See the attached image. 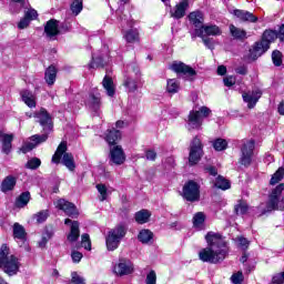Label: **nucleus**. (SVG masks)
I'll return each mask as SVG.
<instances>
[{
	"mask_svg": "<svg viewBox=\"0 0 284 284\" xmlns=\"http://www.w3.org/2000/svg\"><path fill=\"white\" fill-rule=\"evenodd\" d=\"M125 234H128V225L125 224H120L109 232L105 240L109 252H114V250L119 248L121 241L125 239Z\"/></svg>",
	"mask_w": 284,
	"mask_h": 284,
	"instance_id": "nucleus-4",
	"label": "nucleus"
},
{
	"mask_svg": "<svg viewBox=\"0 0 284 284\" xmlns=\"http://www.w3.org/2000/svg\"><path fill=\"white\" fill-rule=\"evenodd\" d=\"M242 155L240 158V163L242 165H250L252 163V156H254V141H245L241 149Z\"/></svg>",
	"mask_w": 284,
	"mask_h": 284,
	"instance_id": "nucleus-10",
	"label": "nucleus"
},
{
	"mask_svg": "<svg viewBox=\"0 0 284 284\" xmlns=\"http://www.w3.org/2000/svg\"><path fill=\"white\" fill-rule=\"evenodd\" d=\"M197 112L200 113V115L202 116V120H203L206 116H210V113L212 111H210V109L207 106H202V108H200V110Z\"/></svg>",
	"mask_w": 284,
	"mask_h": 284,
	"instance_id": "nucleus-63",
	"label": "nucleus"
},
{
	"mask_svg": "<svg viewBox=\"0 0 284 284\" xmlns=\"http://www.w3.org/2000/svg\"><path fill=\"white\" fill-rule=\"evenodd\" d=\"M203 223H205V213L197 212L193 216V226L195 227V230H203Z\"/></svg>",
	"mask_w": 284,
	"mask_h": 284,
	"instance_id": "nucleus-39",
	"label": "nucleus"
},
{
	"mask_svg": "<svg viewBox=\"0 0 284 284\" xmlns=\"http://www.w3.org/2000/svg\"><path fill=\"white\" fill-rule=\"evenodd\" d=\"M186 125L189 130H201L203 119L199 111H191L187 116Z\"/></svg>",
	"mask_w": 284,
	"mask_h": 284,
	"instance_id": "nucleus-16",
	"label": "nucleus"
},
{
	"mask_svg": "<svg viewBox=\"0 0 284 284\" xmlns=\"http://www.w3.org/2000/svg\"><path fill=\"white\" fill-rule=\"evenodd\" d=\"M213 148L216 150V152H223V150H227V140L224 139H216L213 142Z\"/></svg>",
	"mask_w": 284,
	"mask_h": 284,
	"instance_id": "nucleus-44",
	"label": "nucleus"
},
{
	"mask_svg": "<svg viewBox=\"0 0 284 284\" xmlns=\"http://www.w3.org/2000/svg\"><path fill=\"white\" fill-rule=\"evenodd\" d=\"M48 216H50L48 211H40L39 213H37L34 215V219H36L37 223H45V221L48 220Z\"/></svg>",
	"mask_w": 284,
	"mask_h": 284,
	"instance_id": "nucleus-53",
	"label": "nucleus"
},
{
	"mask_svg": "<svg viewBox=\"0 0 284 284\" xmlns=\"http://www.w3.org/2000/svg\"><path fill=\"white\" fill-rule=\"evenodd\" d=\"M150 216H152V213L148 210H141L135 213V221L140 225H143L145 223L150 222Z\"/></svg>",
	"mask_w": 284,
	"mask_h": 284,
	"instance_id": "nucleus-33",
	"label": "nucleus"
},
{
	"mask_svg": "<svg viewBox=\"0 0 284 284\" xmlns=\"http://www.w3.org/2000/svg\"><path fill=\"white\" fill-rule=\"evenodd\" d=\"M284 176V168H280L272 176L270 184L276 185V183H280V181H283Z\"/></svg>",
	"mask_w": 284,
	"mask_h": 284,
	"instance_id": "nucleus-45",
	"label": "nucleus"
},
{
	"mask_svg": "<svg viewBox=\"0 0 284 284\" xmlns=\"http://www.w3.org/2000/svg\"><path fill=\"white\" fill-rule=\"evenodd\" d=\"M187 8H190V2L187 0H182L173 8V10L171 11V17H173V19H183V17H185Z\"/></svg>",
	"mask_w": 284,
	"mask_h": 284,
	"instance_id": "nucleus-19",
	"label": "nucleus"
},
{
	"mask_svg": "<svg viewBox=\"0 0 284 284\" xmlns=\"http://www.w3.org/2000/svg\"><path fill=\"white\" fill-rule=\"evenodd\" d=\"M112 272L115 276H130V274H134V263L125 258L119 260L113 265Z\"/></svg>",
	"mask_w": 284,
	"mask_h": 284,
	"instance_id": "nucleus-7",
	"label": "nucleus"
},
{
	"mask_svg": "<svg viewBox=\"0 0 284 284\" xmlns=\"http://www.w3.org/2000/svg\"><path fill=\"white\" fill-rule=\"evenodd\" d=\"M275 39H278V33L274 30H266L262 36V41L267 43L268 47Z\"/></svg>",
	"mask_w": 284,
	"mask_h": 284,
	"instance_id": "nucleus-38",
	"label": "nucleus"
},
{
	"mask_svg": "<svg viewBox=\"0 0 284 284\" xmlns=\"http://www.w3.org/2000/svg\"><path fill=\"white\" fill-rule=\"evenodd\" d=\"M277 39H280V41L284 40V24L280 27V30L277 32Z\"/></svg>",
	"mask_w": 284,
	"mask_h": 284,
	"instance_id": "nucleus-64",
	"label": "nucleus"
},
{
	"mask_svg": "<svg viewBox=\"0 0 284 284\" xmlns=\"http://www.w3.org/2000/svg\"><path fill=\"white\" fill-rule=\"evenodd\" d=\"M110 156L112 163H114L115 165H123V163H125V152H123V148L119 145L113 146L110 150Z\"/></svg>",
	"mask_w": 284,
	"mask_h": 284,
	"instance_id": "nucleus-17",
	"label": "nucleus"
},
{
	"mask_svg": "<svg viewBox=\"0 0 284 284\" xmlns=\"http://www.w3.org/2000/svg\"><path fill=\"white\" fill-rule=\"evenodd\" d=\"M103 59L102 58H97V59H92L91 63L89 64V68H103Z\"/></svg>",
	"mask_w": 284,
	"mask_h": 284,
	"instance_id": "nucleus-55",
	"label": "nucleus"
},
{
	"mask_svg": "<svg viewBox=\"0 0 284 284\" xmlns=\"http://www.w3.org/2000/svg\"><path fill=\"white\" fill-rule=\"evenodd\" d=\"M124 39L126 43H139V30L138 29H130L124 32Z\"/></svg>",
	"mask_w": 284,
	"mask_h": 284,
	"instance_id": "nucleus-35",
	"label": "nucleus"
},
{
	"mask_svg": "<svg viewBox=\"0 0 284 284\" xmlns=\"http://www.w3.org/2000/svg\"><path fill=\"white\" fill-rule=\"evenodd\" d=\"M68 152V143L61 142L52 156V163H62L70 172H74L77 164H74V155Z\"/></svg>",
	"mask_w": 284,
	"mask_h": 284,
	"instance_id": "nucleus-3",
	"label": "nucleus"
},
{
	"mask_svg": "<svg viewBox=\"0 0 284 284\" xmlns=\"http://www.w3.org/2000/svg\"><path fill=\"white\" fill-rule=\"evenodd\" d=\"M123 85L128 92H136V90H139V81L134 80L132 77H125Z\"/></svg>",
	"mask_w": 284,
	"mask_h": 284,
	"instance_id": "nucleus-34",
	"label": "nucleus"
},
{
	"mask_svg": "<svg viewBox=\"0 0 284 284\" xmlns=\"http://www.w3.org/2000/svg\"><path fill=\"white\" fill-rule=\"evenodd\" d=\"M204 45L206 48H209V50H214V39L212 38H205V37H201Z\"/></svg>",
	"mask_w": 284,
	"mask_h": 284,
	"instance_id": "nucleus-58",
	"label": "nucleus"
},
{
	"mask_svg": "<svg viewBox=\"0 0 284 284\" xmlns=\"http://www.w3.org/2000/svg\"><path fill=\"white\" fill-rule=\"evenodd\" d=\"M189 21L195 28H201V30H202L203 29V22L205 21V18L203 16V12L193 11L189 14Z\"/></svg>",
	"mask_w": 284,
	"mask_h": 284,
	"instance_id": "nucleus-26",
	"label": "nucleus"
},
{
	"mask_svg": "<svg viewBox=\"0 0 284 284\" xmlns=\"http://www.w3.org/2000/svg\"><path fill=\"white\" fill-rule=\"evenodd\" d=\"M284 184L277 185L271 193L267 211L272 212V210H284V197L281 199V194H283Z\"/></svg>",
	"mask_w": 284,
	"mask_h": 284,
	"instance_id": "nucleus-5",
	"label": "nucleus"
},
{
	"mask_svg": "<svg viewBox=\"0 0 284 284\" xmlns=\"http://www.w3.org/2000/svg\"><path fill=\"white\" fill-rule=\"evenodd\" d=\"M207 247L199 252V258L203 263H221L227 256V242L223 235L215 232H209L205 235Z\"/></svg>",
	"mask_w": 284,
	"mask_h": 284,
	"instance_id": "nucleus-1",
	"label": "nucleus"
},
{
	"mask_svg": "<svg viewBox=\"0 0 284 284\" xmlns=\"http://www.w3.org/2000/svg\"><path fill=\"white\" fill-rule=\"evenodd\" d=\"M26 168L28 170H37V169L41 168V159L32 158V159L28 160Z\"/></svg>",
	"mask_w": 284,
	"mask_h": 284,
	"instance_id": "nucleus-46",
	"label": "nucleus"
},
{
	"mask_svg": "<svg viewBox=\"0 0 284 284\" xmlns=\"http://www.w3.org/2000/svg\"><path fill=\"white\" fill-rule=\"evenodd\" d=\"M179 88H180V84H179V81L176 79L168 80V82H166V91L170 94H176V92H179Z\"/></svg>",
	"mask_w": 284,
	"mask_h": 284,
	"instance_id": "nucleus-41",
	"label": "nucleus"
},
{
	"mask_svg": "<svg viewBox=\"0 0 284 284\" xmlns=\"http://www.w3.org/2000/svg\"><path fill=\"white\" fill-rule=\"evenodd\" d=\"M203 32L206 37H221V34H223V30L215 24L203 26L202 29L197 31V37H203Z\"/></svg>",
	"mask_w": 284,
	"mask_h": 284,
	"instance_id": "nucleus-18",
	"label": "nucleus"
},
{
	"mask_svg": "<svg viewBox=\"0 0 284 284\" xmlns=\"http://www.w3.org/2000/svg\"><path fill=\"white\" fill-rule=\"evenodd\" d=\"M215 187H219V190H230L231 187L230 181H227L225 178L220 175L215 180Z\"/></svg>",
	"mask_w": 284,
	"mask_h": 284,
	"instance_id": "nucleus-43",
	"label": "nucleus"
},
{
	"mask_svg": "<svg viewBox=\"0 0 284 284\" xmlns=\"http://www.w3.org/2000/svg\"><path fill=\"white\" fill-rule=\"evenodd\" d=\"M30 3H28L26 0H12L10 3V10L11 12H19L20 8H28Z\"/></svg>",
	"mask_w": 284,
	"mask_h": 284,
	"instance_id": "nucleus-40",
	"label": "nucleus"
},
{
	"mask_svg": "<svg viewBox=\"0 0 284 284\" xmlns=\"http://www.w3.org/2000/svg\"><path fill=\"white\" fill-rule=\"evenodd\" d=\"M230 33L233 37V39H239L240 41H243V39H247V32L245 30L234 26L230 24Z\"/></svg>",
	"mask_w": 284,
	"mask_h": 284,
	"instance_id": "nucleus-31",
	"label": "nucleus"
},
{
	"mask_svg": "<svg viewBox=\"0 0 284 284\" xmlns=\"http://www.w3.org/2000/svg\"><path fill=\"white\" fill-rule=\"evenodd\" d=\"M70 8L75 17L81 14V10H83V0H72Z\"/></svg>",
	"mask_w": 284,
	"mask_h": 284,
	"instance_id": "nucleus-42",
	"label": "nucleus"
},
{
	"mask_svg": "<svg viewBox=\"0 0 284 284\" xmlns=\"http://www.w3.org/2000/svg\"><path fill=\"white\" fill-rule=\"evenodd\" d=\"M87 105L93 112H99L101 108V94L100 93H90L87 101Z\"/></svg>",
	"mask_w": 284,
	"mask_h": 284,
	"instance_id": "nucleus-25",
	"label": "nucleus"
},
{
	"mask_svg": "<svg viewBox=\"0 0 284 284\" xmlns=\"http://www.w3.org/2000/svg\"><path fill=\"white\" fill-rule=\"evenodd\" d=\"M73 263H80L81 258H83V254L81 252L74 251L71 254Z\"/></svg>",
	"mask_w": 284,
	"mask_h": 284,
	"instance_id": "nucleus-62",
	"label": "nucleus"
},
{
	"mask_svg": "<svg viewBox=\"0 0 284 284\" xmlns=\"http://www.w3.org/2000/svg\"><path fill=\"white\" fill-rule=\"evenodd\" d=\"M24 18L30 20V21H34V19H37L39 17V13L37 12V10L30 8V4L24 8Z\"/></svg>",
	"mask_w": 284,
	"mask_h": 284,
	"instance_id": "nucleus-47",
	"label": "nucleus"
},
{
	"mask_svg": "<svg viewBox=\"0 0 284 284\" xmlns=\"http://www.w3.org/2000/svg\"><path fill=\"white\" fill-rule=\"evenodd\" d=\"M283 283H284L283 273H277L273 276L272 284H283Z\"/></svg>",
	"mask_w": 284,
	"mask_h": 284,
	"instance_id": "nucleus-59",
	"label": "nucleus"
},
{
	"mask_svg": "<svg viewBox=\"0 0 284 284\" xmlns=\"http://www.w3.org/2000/svg\"><path fill=\"white\" fill-rule=\"evenodd\" d=\"M13 236L18 241H26V229L19 223L13 224Z\"/></svg>",
	"mask_w": 284,
	"mask_h": 284,
	"instance_id": "nucleus-37",
	"label": "nucleus"
},
{
	"mask_svg": "<svg viewBox=\"0 0 284 284\" xmlns=\"http://www.w3.org/2000/svg\"><path fill=\"white\" fill-rule=\"evenodd\" d=\"M171 70L176 72V74H182L183 79L186 81H194V78L196 77V71L183 62H174L171 65Z\"/></svg>",
	"mask_w": 284,
	"mask_h": 284,
	"instance_id": "nucleus-9",
	"label": "nucleus"
},
{
	"mask_svg": "<svg viewBox=\"0 0 284 284\" xmlns=\"http://www.w3.org/2000/svg\"><path fill=\"white\" fill-rule=\"evenodd\" d=\"M146 284H156V272L150 271L145 280Z\"/></svg>",
	"mask_w": 284,
	"mask_h": 284,
	"instance_id": "nucleus-57",
	"label": "nucleus"
},
{
	"mask_svg": "<svg viewBox=\"0 0 284 284\" xmlns=\"http://www.w3.org/2000/svg\"><path fill=\"white\" fill-rule=\"evenodd\" d=\"M33 116L34 119H38L40 125H42L45 132H50V130H52V118L45 109H40L33 114Z\"/></svg>",
	"mask_w": 284,
	"mask_h": 284,
	"instance_id": "nucleus-14",
	"label": "nucleus"
},
{
	"mask_svg": "<svg viewBox=\"0 0 284 284\" xmlns=\"http://www.w3.org/2000/svg\"><path fill=\"white\" fill-rule=\"evenodd\" d=\"M261 97H263V92L261 91V89L247 91L242 94V99L244 103L247 104V108L250 110L256 106V103H258V99H261Z\"/></svg>",
	"mask_w": 284,
	"mask_h": 284,
	"instance_id": "nucleus-13",
	"label": "nucleus"
},
{
	"mask_svg": "<svg viewBox=\"0 0 284 284\" xmlns=\"http://www.w3.org/2000/svg\"><path fill=\"white\" fill-rule=\"evenodd\" d=\"M224 85H226V88H232V85H234V83H236V78L230 75L224 78Z\"/></svg>",
	"mask_w": 284,
	"mask_h": 284,
	"instance_id": "nucleus-60",
	"label": "nucleus"
},
{
	"mask_svg": "<svg viewBox=\"0 0 284 284\" xmlns=\"http://www.w3.org/2000/svg\"><path fill=\"white\" fill-rule=\"evenodd\" d=\"M64 225H70V232L67 235V241H69V243H77V241H79V237L81 236V231L79 230V222L65 219Z\"/></svg>",
	"mask_w": 284,
	"mask_h": 284,
	"instance_id": "nucleus-15",
	"label": "nucleus"
},
{
	"mask_svg": "<svg viewBox=\"0 0 284 284\" xmlns=\"http://www.w3.org/2000/svg\"><path fill=\"white\" fill-rule=\"evenodd\" d=\"M272 61L277 68L281 67L283 63V53L278 50L273 51Z\"/></svg>",
	"mask_w": 284,
	"mask_h": 284,
	"instance_id": "nucleus-48",
	"label": "nucleus"
},
{
	"mask_svg": "<svg viewBox=\"0 0 284 284\" xmlns=\"http://www.w3.org/2000/svg\"><path fill=\"white\" fill-rule=\"evenodd\" d=\"M20 95L21 100L23 101V103H26V105H28V108H37V97L34 95V93L28 90H22L20 92Z\"/></svg>",
	"mask_w": 284,
	"mask_h": 284,
	"instance_id": "nucleus-27",
	"label": "nucleus"
},
{
	"mask_svg": "<svg viewBox=\"0 0 284 284\" xmlns=\"http://www.w3.org/2000/svg\"><path fill=\"white\" fill-rule=\"evenodd\" d=\"M44 34L48 39H53L59 34V22L57 20H49L44 26Z\"/></svg>",
	"mask_w": 284,
	"mask_h": 284,
	"instance_id": "nucleus-22",
	"label": "nucleus"
},
{
	"mask_svg": "<svg viewBox=\"0 0 284 284\" xmlns=\"http://www.w3.org/2000/svg\"><path fill=\"white\" fill-rule=\"evenodd\" d=\"M30 26V20H28V18H23L20 20V22L18 23V28L19 30H26V28H28Z\"/></svg>",
	"mask_w": 284,
	"mask_h": 284,
	"instance_id": "nucleus-61",
	"label": "nucleus"
},
{
	"mask_svg": "<svg viewBox=\"0 0 284 284\" xmlns=\"http://www.w3.org/2000/svg\"><path fill=\"white\" fill-rule=\"evenodd\" d=\"M201 156H203V144L201 143V139L195 136L191 142L190 154H189V163L190 165H196L199 161H201Z\"/></svg>",
	"mask_w": 284,
	"mask_h": 284,
	"instance_id": "nucleus-8",
	"label": "nucleus"
},
{
	"mask_svg": "<svg viewBox=\"0 0 284 284\" xmlns=\"http://www.w3.org/2000/svg\"><path fill=\"white\" fill-rule=\"evenodd\" d=\"M57 67L54 65H50L49 68H47V70L44 71V80L48 85H54V83L57 82Z\"/></svg>",
	"mask_w": 284,
	"mask_h": 284,
	"instance_id": "nucleus-29",
	"label": "nucleus"
},
{
	"mask_svg": "<svg viewBox=\"0 0 284 284\" xmlns=\"http://www.w3.org/2000/svg\"><path fill=\"white\" fill-rule=\"evenodd\" d=\"M54 205L58 210H62V212H64V214L71 219H77V216H79V210H77V206L72 202L60 199L54 202Z\"/></svg>",
	"mask_w": 284,
	"mask_h": 284,
	"instance_id": "nucleus-11",
	"label": "nucleus"
},
{
	"mask_svg": "<svg viewBox=\"0 0 284 284\" xmlns=\"http://www.w3.org/2000/svg\"><path fill=\"white\" fill-rule=\"evenodd\" d=\"M235 242L237 243L239 247H241L242 250H247V247L250 246V241H247V239L243 236L236 237Z\"/></svg>",
	"mask_w": 284,
	"mask_h": 284,
	"instance_id": "nucleus-54",
	"label": "nucleus"
},
{
	"mask_svg": "<svg viewBox=\"0 0 284 284\" xmlns=\"http://www.w3.org/2000/svg\"><path fill=\"white\" fill-rule=\"evenodd\" d=\"M233 14L240 19V21H247L248 23H256L258 21V18L254 16V13L245 10H234Z\"/></svg>",
	"mask_w": 284,
	"mask_h": 284,
	"instance_id": "nucleus-21",
	"label": "nucleus"
},
{
	"mask_svg": "<svg viewBox=\"0 0 284 284\" xmlns=\"http://www.w3.org/2000/svg\"><path fill=\"white\" fill-rule=\"evenodd\" d=\"M105 141L109 143V145H114L116 141H121V131L109 129L106 131Z\"/></svg>",
	"mask_w": 284,
	"mask_h": 284,
	"instance_id": "nucleus-30",
	"label": "nucleus"
},
{
	"mask_svg": "<svg viewBox=\"0 0 284 284\" xmlns=\"http://www.w3.org/2000/svg\"><path fill=\"white\" fill-rule=\"evenodd\" d=\"M152 239H154V233H152V231L143 229L139 232L138 241H140V243H152Z\"/></svg>",
	"mask_w": 284,
	"mask_h": 284,
	"instance_id": "nucleus-32",
	"label": "nucleus"
},
{
	"mask_svg": "<svg viewBox=\"0 0 284 284\" xmlns=\"http://www.w3.org/2000/svg\"><path fill=\"white\" fill-rule=\"evenodd\" d=\"M183 197L190 203H194L201 199V186L194 181H189L183 186Z\"/></svg>",
	"mask_w": 284,
	"mask_h": 284,
	"instance_id": "nucleus-6",
	"label": "nucleus"
},
{
	"mask_svg": "<svg viewBox=\"0 0 284 284\" xmlns=\"http://www.w3.org/2000/svg\"><path fill=\"white\" fill-rule=\"evenodd\" d=\"M81 245L88 252H90V250H92V242L90 241V235L88 233L82 234V236H81Z\"/></svg>",
	"mask_w": 284,
	"mask_h": 284,
	"instance_id": "nucleus-49",
	"label": "nucleus"
},
{
	"mask_svg": "<svg viewBox=\"0 0 284 284\" xmlns=\"http://www.w3.org/2000/svg\"><path fill=\"white\" fill-rule=\"evenodd\" d=\"M268 50L270 45L267 44V42L261 40L253 45V49L251 50V57L252 59H258V57H263V54H265V52Z\"/></svg>",
	"mask_w": 284,
	"mask_h": 284,
	"instance_id": "nucleus-20",
	"label": "nucleus"
},
{
	"mask_svg": "<svg viewBox=\"0 0 284 284\" xmlns=\"http://www.w3.org/2000/svg\"><path fill=\"white\" fill-rule=\"evenodd\" d=\"M30 199L31 195L29 191L21 193L16 200V207H26V205L30 203Z\"/></svg>",
	"mask_w": 284,
	"mask_h": 284,
	"instance_id": "nucleus-36",
	"label": "nucleus"
},
{
	"mask_svg": "<svg viewBox=\"0 0 284 284\" xmlns=\"http://www.w3.org/2000/svg\"><path fill=\"white\" fill-rule=\"evenodd\" d=\"M102 85L109 97H114V94H116L114 81L109 75L103 78Z\"/></svg>",
	"mask_w": 284,
	"mask_h": 284,
	"instance_id": "nucleus-28",
	"label": "nucleus"
},
{
	"mask_svg": "<svg viewBox=\"0 0 284 284\" xmlns=\"http://www.w3.org/2000/svg\"><path fill=\"white\" fill-rule=\"evenodd\" d=\"M231 281L233 284H242L243 283V272H237L232 275Z\"/></svg>",
	"mask_w": 284,
	"mask_h": 284,
	"instance_id": "nucleus-56",
	"label": "nucleus"
},
{
	"mask_svg": "<svg viewBox=\"0 0 284 284\" xmlns=\"http://www.w3.org/2000/svg\"><path fill=\"white\" fill-rule=\"evenodd\" d=\"M19 258L10 254V247L7 244H2L0 247V270L8 274V276H16L19 273Z\"/></svg>",
	"mask_w": 284,
	"mask_h": 284,
	"instance_id": "nucleus-2",
	"label": "nucleus"
},
{
	"mask_svg": "<svg viewBox=\"0 0 284 284\" xmlns=\"http://www.w3.org/2000/svg\"><path fill=\"white\" fill-rule=\"evenodd\" d=\"M16 186H17V178L12 175H8L2 180L0 190L6 194L8 192H12V190H14Z\"/></svg>",
	"mask_w": 284,
	"mask_h": 284,
	"instance_id": "nucleus-24",
	"label": "nucleus"
},
{
	"mask_svg": "<svg viewBox=\"0 0 284 284\" xmlns=\"http://www.w3.org/2000/svg\"><path fill=\"white\" fill-rule=\"evenodd\" d=\"M235 212L236 214L243 215L247 213V203L240 201L236 205H235Z\"/></svg>",
	"mask_w": 284,
	"mask_h": 284,
	"instance_id": "nucleus-50",
	"label": "nucleus"
},
{
	"mask_svg": "<svg viewBox=\"0 0 284 284\" xmlns=\"http://www.w3.org/2000/svg\"><path fill=\"white\" fill-rule=\"evenodd\" d=\"M97 190L100 194V201H105L108 199V187H105V184H98Z\"/></svg>",
	"mask_w": 284,
	"mask_h": 284,
	"instance_id": "nucleus-51",
	"label": "nucleus"
},
{
	"mask_svg": "<svg viewBox=\"0 0 284 284\" xmlns=\"http://www.w3.org/2000/svg\"><path fill=\"white\" fill-rule=\"evenodd\" d=\"M31 141H27L22 144L20 152L22 154H28V152H32V150H34V148H37V145H39V143H43L45 141H48V133H44L42 135L36 134L31 136Z\"/></svg>",
	"mask_w": 284,
	"mask_h": 284,
	"instance_id": "nucleus-12",
	"label": "nucleus"
},
{
	"mask_svg": "<svg viewBox=\"0 0 284 284\" xmlns=\"http://www.w3.org/2000/svg\"><path fill=\"white\" fill-rule=\"evenodd\" d=\"M71 283L72 284H85V278L83 276L79 275L78 272L71 273Z\"/></svg>",
	"mask_w": 284,
	"mask_h": 284,
	"instance_id": "nucleus-52",
	"label": "nucleus"
},
{
	"mask_svg": "<svg viewBox=\"0 0 284 284\" xmlns=\"http://www.w3.org/2000/svg\"><path fill=\"white\" fill-rule=\"evenodd\" d=\"M0 141L3 154H10V152H12V141H14V134L4 133Z\"/></svg>",
	"mask_w": 284,
	"mask_h": 284,
	"instance_id": "nucleus-23",
	"label": "nucleus"
}]
</instances>
